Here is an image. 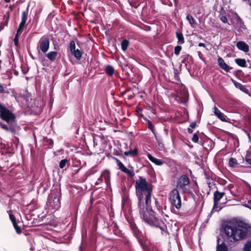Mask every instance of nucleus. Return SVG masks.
<instances>
[{
  "label": "nucleus",
  "instance_id": "nucleus-1",
  "mask_svg": "<svg viewBox=\"0 0 251 251\" xmlns=\"http://www.w3.org/2000/svg\"><path fill=\"white\" fill-rule=\"evenodd\" d=\"M135 187L138 199V209L140 218L149 225L159 228L161 234H163L166 228L165 223L154 216L151 206V185L147 182L146 178L139 176V179L135 181Z\"/></svg>",
  "mask_w": 251,
  "mask_h": 251
},
{
  "label": "nucleus",
  "instance_id": "nucleus-2",
  "mask_svg": "<svg viewBox=\"0 0 251 251\" xmlns=\"http://www.w3.org/2000/svg\"><path fill=\"white\" fill-rule=\"evenodd\" d=\"M224 233L231 241L237 242L246 238L248 230L241 222H228L223 225Z\"/></svg>",
  "mask_w": 251,
  "mask_h": 251
},
{
  "label": "nucleus",
  "instance_id": "nucleus-3",
  "mask_svg": "<svg viewBox=\"0 0 251 251\" xmlns=\"http://www.w3.org/2000/svg\"><path fill=\"white\" fill-rule=\"evenodd\" d=\"M0 118L6 123H17L15 115L1 104H0Z\"/></svg>",
  "mask_w": 251,
  "mask_h": 251
},
{
  "label": "nucleus",
  "instance_id": "nucleus-4",
  "mask_svg": "<svg viewBox=\"0 0 251 251\" xmlns=\"http://www.w3.org/2000/svg\"><path fill=\"white\" fill-rule=\"evenodd\" d=\"M190 183V180L186 175H182L178 178L176 183L177 189L182 191L183 193H190V190L186 188V186Z\"/></svg>",
  "mask_w": 251,
  "mask_h": 251
},
{
  "label": "nucleus",
  "instance_id": "nucleus-5",
  "mask_svg": "<svg viewBox=\"0 0 251 251\" xmlns=\"http://www.w3.org/2000/svg\"><path fill=\"white\" fill-rule=\"evenodd\" d=\"M27 16L28 12L27 11H25L22 12L21 22L20 23L16 34L14 39V44L17 47H18L19 45V36L23 32L27 19Z\"/></svg>",
  "mask_w": 251,
  "mask_h": 251
},
{
  "label": "nucleus",
  "instance_id": "nucleus-6",
  "mask_svg": "<svg viewBox=\"0 0 251 251\" xmlns=\"http://www.w3.org/2000/svg\"><path fill=\"white\" fill-rule=\"evenodd\" d=\"M50 43V38L48 36L44 35L42 36L39 39L37 46L38 52L41 51L43 53H46L49 49Z\"/></svg>",
  "mask_w": 251,
  "mask_h": 251
},
{
  "label": "nucleus",
  "instance_id": "nucleus-7",
  "mask_svg": "<svg viewBox=\"0 0 251 251\" xmlns=\"http://www.w3.org/2000/svg\"><path fill=\"white\" fill-rule=\"evenodd\" d=\"M170 201L172 205L177 209L181 206V198L177 189H174L170 193Z\"/></svg>",
  "mask_w": 251,
  "mask_h": 251
},
{
  "label": "nucleus",
  "instance_id": "nucleus-8",
  "mask_svg": "<svg viewBox=\"0 0 251 251\" xmlns=\"http://www.w3.org/2000/svg\"><path fill=\"white\" fill-rule=\"evenodd\" d=\"M135 234L139 242L141 244V245L143 247H147L149 243V241L146 236H145L139 230L134 231Z\"/></svg>",
  "mask_w": 251,
  "mask_h": 251
},
{
  "label": "nucleus",
  "instance_id": "nucleus-9",
  "mask_svg": "<svg viewBox=\"0 0 251 251\" xmlns=\"http://www.w3.org/2000/svg\"><path fill=\"white\" fill-rule=\"evenodd\" d=\"M116 162L117 165L119 167V169L121 170V171L127 174L128 176L131 177H132L135 174L134 172V170L132 169L129 170L126 168L124 165L118 159H116Z\"/></svg>",
  "mask_w": 251,
  "mask_h": 251
},
{
  "label": "nucleus",
  "instance_id": "nucleus-10",
  "mask_svg": "<svg viewBox=\"0 0 251 251\" xmlns=\"http://www.w3.org/2000/svg\"><path fill=\"white\" fill-rule=\"evenodd\" d=\"M8 125L0 123V127L7 131L14 133L16 131L17 123H7Z\"/></svg>",
  "mask_w": 251,
  "mask_h": 251
},
{
  "label": "nucleus",
  "instance_id": "nucleus-11",
  "mask_svg": "<svg viewBox=\"0 0 251 251\" xmlns=\"http://www.w3.org/2000/svg\"><path fill=\"white\" fill-rule=\"evenodd\" d=\"M218 62L219 66L226 72H228L230 70L232 69V67L227 65L224 61V59L221 57L218 58Z\"/></svg>",
  "mask_w": 251,
  "mask_h": 251
},
{
  "label": "nucleus",
  "instance_id": "nucleus-12",
  "mask_svg": "<svg viewBox=\"0 0 251 251\" xmlns=\"http://www.w3.org/2000/svg\"><path fill=\"white\" fill-rule=\"evenodd\" d=\"M225 195L224 192H220L216 191L214 193V206L218 205L220 200Z\"/></svg>",
  "mask_w": 251,
  "mask_h": 251
},
{
  "label": "nucleus",
  "instance_id": "nucleus-13",
  "mask_svg": "<svg viewBox=\"0 0 251 251\" xmlns=\"http://www.w3.org/2000/svg\"><path fill=\"white\" fill-rule=\"evenodd\" d=\"M236 46L239 50L245 52H248L249 51V46L243 41L238 42L236 44Z\"/></svg>",
  "mask_w": 251,
  "mask_h": 251
},
{
  "label": "nucleus",
  "instance_id": "nucleus-14",
  "mask_svg": "<svg viewBox=\"0 0 251 251\" xmlns=\"http://www.w3.org/2000/svg\"><path fill=\"white\" fill-rule=\"evenodd\" d=\"M214 114L221 121L223 122L226 121V116L222 113L217 107L215 106L214 108Z\"/></svg>",
  "mask_w": 251,
  "mask_h": 251
},
{
  "label": "nucleus",
  "instance_id": "nucleus-15",
  "mask_svg": "<svg viewBox=\"0 0 251 251\" xmlns=\"http://www.w3.org/2000/svg\"><path fill=\"white\" fill-rule=\"evenodd\" d=\"M148 157L151 161L157 165H162L163 164L162 160L153 157L151 154L148 155Z\"/></svg>",
  "mask_w": 251,
  "mask_h": 251
},
{
  "label": "nucleus",
  "instance_id": "nucleus-16",
  "mask_svg": "<svg viewBox=\"0 0 251 251\" xmlns=\"http://www.w3.org/2000/svg\"><path fill=\"white\" fill-rule=\"evenodd\" d=\"M235 63L240 67H246L247 62L245 59L241 58H236L235 59Z\"/></svg>",
  "mask_w": 251,
  "mask_h": 251
},
{
  "label": "nucleus",
  "instance_id": "nucleus-17",
  "mask_svg": "<svg viewBox=\"0 0 251 251\" xmlns=\"http://www.w3.org/2000/svg\"><path fill=\"white\" fill-rule=\"evenodd\" d=\"M110 174L109 171L105 170L102 172L101 176L104 178L105 182L107 184L109 182Z\"/></svg>",
  "mask_w": 251,
  "mask_h": 251
},
{
  "label": "nucleus",
  "instance_id": "nucleus-18",
  "mask_svg": "<svg viewBox=\"0 0 251 251\" xmlns=\"http://www.w3.org/2000/svg\"><path fill=\"white\" fill-rule=\"evenodd\" d=\"M57 52L56 51H50L47 54L48 58L51 61H53L55 60L57 56Z\"/></svg>",
  "mask_w": 251,
  "mask_h": 251
},
{
  "label": "nucleus",
  "instance_id": "nucleus-19",
  "mask_svg": "<svg viewBox=\"0 0 251 251\" xmlns=\"http://www.w3.org/2000/svg\"><path fill=\"white\" fill-rule=\"evenodd\" d=\"M216 251H227V247L226 244L223 242L221 244H218L216 248Z\"/></svg>",
  "mask_w": 251,
  "mask_h": 251
},
{
  "label": "nucleus",
  "instance_id": "nucleus-20",
  "mask_svg": "<svg viewBox=\"0 0 251 251\" xmlns=\"http://www.w3.org/2000/svg\"><path fill=\"white\" fill-rule=\"evenodd\" d=\"M105 71L108 75L112 76L114 73V69L112 66L107 65L105 67Z\"/></svg>",
  "mask_w": 251,
  "mask_h": 251
},
{
  "label": "nucleus",
  "instance_id": "nucleus-21",
  "mask_svg": "<svg viewBox=\"0 0 251 251\" xmlns=\"http://www.w3.org/2000/svg\"><path fill=\"white\" fill-rule=\"evenodd\" d=\"M186 19L189 22L190 25L192 27H194L196 25V20L194 19V18L190 14L187 15L186 17Z\"/></svg>",
  "mask_w": 251,
  "mask_h": 251
},
{
  "label": "nucleus",
  "instance_id": "nucleus-22",
  "mask_svg": "<svg viewBox=\"0 0 251 251\" xmlns=\"http://www.w3.org/2000/svg\"><path fill=\"white\" fill-rule=\"evenodd\" d=\"M176 36L178 39V43L183 44L184 43V39L183 34L181 33H179L176 31Z\"/></svg>",
  "mask_w": 251,
  "mask_h": 251
},
{
  "label": "nucleus",
  "instance_id": "nucleus-23",
  "mask_svg": "<svg viewBox=\"0 0 251 251\" xmlns=\"http://www.w3.org/2000/svg\"><path fill=\"white\" fill-rule=\"evenodd\" d=\"M72 54L75 56L77 59H80L81 58L82 53L78 49L75 50L72 52Z\"/></svg>",
  "mask_w": 251,
  "mask_h": 251
},
{
  "label": "nucleus",
  "instance_id": "nucleus-24",
  "mask_svg": "<svg viewBox=\"0 0 251 251\" xmlns=\"http://www.w3.org/2000/svg\"><path fill=\"white\" fill-rule=\"evenodd\" d=\"M156 142L158 145V146L160 148H163V144L162 143V140L160 136H158L157 134L154 135Z\"/></svg>",
  "mask_w": 251,
  "mask_h": 251
},
{
  "label": "nucleus",
  "instance_id": "nucleus-25",
  "mask_svg": "<svg viewBox=\"0 0 251 251\" xmlns=\"http://www.w3.org/2000/svg\"><path fill=\"white\" fill-rule=\"evenodd\" d=\"M137 150L136 149H135L134 150H131V151H125L124 152V154L126 155V156H129V155H131V156H135L137 154Z\"/></svg>",
  "mask_w": 251,
  "mask_h": 251
},
{
  "label": "nucleus",
  "instance_id": "nucleus-26",
  "mask_svg": "<svg viewBox=\"0 0 251 251\" xmlns=\"http://www.w3.org/2000/svg\"><path fill=\"white\" fill-rule=\"evenodd\" d=\"M128 45L129 42L126 39L124 40L121 43V47L122 50L124 51H125L127 49Z\"/></svg>",
  "mask_w": 251,
  "mask_h": 251
},
{
  "label": "nucleus",
  "instance_id": "nucleus-27",
  "mask_svg": "<svg viewBox=\"0 0 251 251\" xmlns=\"http://www.w3.org/2000/svg\"><path fill=\"white\" fill-rule=\"evenodd\" d=\"M97 172L96 167H92L91 169L88 171L86 173L87 176H90L94 174Z\"/></svg>",
  "mask_w": 251,
  "mask_h": 251
},
{
  "label": "nucleus",
  "instance_id": "nucleus-28",
  "mask_svg": "<svg viewBox=\"0 0 251 251\" xmlns=\"http://www.w3.org/2000/svg\"><path fill=\"white\" fill-rule=\"evenodd\" d=\"M244 251H251V241H247L244 247Z\"/></svg>",
  "mask_w": 251,
  "mask_h": 251
},
{
  "label": "nucleus",
  "instance_id": "nucleus-29",
  "mask_svg": "<svg viewBox=\"0 0 251 251\" xmlns=\"http://www.w3.org/2000/svg\"><path fill=\"white\" fill-rule=\"evenodd\" d=\"M237 164V161L235 158H230L229 159V165L230 167H234Z\"/></svg>",
  "mask_w": 251,
  "mask_h": 251
},
{
  "label": "nucleus",
  "instance_id": "nucleus-30",
  "mask_svg": "<svg viewBox=\"0 0 251 251\" xmlns=\"http://www.w3.org/2000/svg\"><path fill=\"white\" fill-rule=\"evenodd\" d=\"M68 162V160L67 159H64L61 160L59 163V167L61 169L64 168L66 166Z\"/></svg>",
  "mask_w": 251,
  "mask_h": 251
},
{
  "label": "nucleus",
  "instance_id": "nucleus-31",
  "mask_svg": "<svg viewBox=\"0 0 251 251\" xmlns=\"http://www.w3.org/2000/svg\"><path fill=\"white\" fill-rule=\"evenodd\" d=\"M148 127L149 129H150L151 130L152 132L153 133L154 135L156 134V133L155 132L154 126L150 121H149L148 122Z\"/></svg>",
  "mask_w": 251,
  "mask_h": 251
},
{
  "label": "nucleus",
  "instance_id": "nucleus-32",
  "mask_svg": "<svg viewBox=\"0 0 251 251\" xmlns=\"http://www.w3.org/2000/svg\"><path fill=\"white\" fill-rule=\"evenodd\" d=\"M70 49L71 53L75 50V44L74 41H72L71 42L70 44Z\"/></svg>",
  "mask_w": 251,
  "mask_h": 251
},
{
  "label": "nucleus",
  "instance_id": "nucleus-33",
  "mask_svg": "<svg viewBox=\"0 0 251 251\" xmlns=\"http://www.w3.org/2000/svg\"><path fill=\"white\" fill-rule=\"evenodd\" d=\"M181 47L180 46H177L175 48V53L176 55H178L180 51L181 50Z\"/></svg>",
  "mask_w": 251,
  "mask_h": 251
},
{
  "label": "nucleus",
  "instance_id": "nucleus-34",
  "mask_svg": "<svg viewBox=\"0 0 251 251\" xmlns=\"http://www.w3.org/2000/svg\"><path fill=\"white\" fill-rule=\"evenodd\" d=\"M199 140V136L197 133H194L192 141L194 143H197Z\"/></svg>",
  "mask_w": 251,
  "mask_h": 251
},
{
  "label": "nucleus",
  "instance_id": "nucleus-35",
  "mask_svg": "<svg viewBox=\"0 0 251 251\" xmlns=\"http://www.w3.org/2000/svg\"><path fill=\"white\" fill-rule=\"evenodd\" d=\"M245 160L249 165H251V155L250 154L246 155Z\"/></svg>",
  "mask_w": 251,
  "mask_h": 251
},
{
  "label": "nucleus",
  "instance_id": "nucleus-36",
  "mask_svg": "<svg viewBox=\"0 0 251 251\" xmlns=\"http://www.w3.org/2000/svg\"><path fill=\"white\" fill-rule=\"evenodd\" d=\"M9 218L12 222L16 221L15 216L10 212H9Z\"/></svg>",
  "mask_w": 251,
  "mask_h": 251
},
{
  "label": "nucleus",
  "instance_id": "nucleus-37",
  "mask_svg": "<svg viewBox=\"0 0 251 251\" xmlns=\"http://www.w3.org/2000/svg\"><path fill=\"white\" fill-rule=\"evenodd\" d=\"M220 20L224 23H227L228 22L226 16L222 15L220 17Z\"/></svg>",
  "mask_w": 251,
  "mask_h": 251
},
{
  "label": "nucleus",
  "instance_id": "nucleus-38",
  "mask_svg": "<svg viewBox=\"0 0 251 251\" xmlns=\"http://www.w3.org/2000/svg\"><path fill=\"white\" fill-rule=\"evenodd\" d=\"M54 200H56V204H55L54 208H57L60 205L59 199L58 198H57L56 197H54Z\"/></svg>",
  "mask_w": 251,
  "mask_h": 251
},
{
  "label": "nucleus",
  "instance_id": "nucleus-39",
  "mask_svg": "<svg viewBox=\"0 0 251 251\" xmlns=\"http://www.w3.org/2000/svg\"><path fill=\"white\" fill-rule=\"evenodd\" d=\"M14 228L16 230V232L18 234H21L22 233L21 228V227L19 226H16V227H14Z\"/></svg>",
  "mask_w": 251,
  "mask_h": 251
},
{
  "label": "nucleus",
  "instance_id": "nucleus-40",
  "mask_svg": "<svg viewBox=\"0 0 251 251\" xmlns=\"http://www.w3.org/2000/svg\"><path fill=\"white\" fill-rule=\"evenodd\" d=\"M102 182V177L101 176L100 178H99L97 181L95 183V185H98L100 184Z\"/></svg>",
  "mask_w": 251,
  "mask_h": 251
},
{
  "label": "nucleus",
  "instance_id": "nucleus-41",
  "mask_svg": "<svg viewBox=\"0 0 251 251\" xmlns=\"http://www.w3.org/2000/svg\"><path fill=\"white\" fill-rule=\"evenodd\" d=\"M113 231L114 233L116 235H118L120 232L119 230L118 229L117 227L116 226H114Z\"/></svg>",
  "mask_w": 251,
  "mask_h": 251
},
{
  "label": "nucleus",
  "instance_id": "nucleus-42",
  "mask_svg": "<svg viewBox=\"0 0 251 251\" xmlns=\"http://www.w3.org/2000/svg\"><path fill=\"white\" fill-rule=\"evenodd\" d=\"M47 142L49 143L50 147H52L53 144V140L52 139H48Z\"/></svg>",
  "mask_w": 251,
  "mask_h": 251
},
{
  "label": "nucleus",
  "instance_id": "nucleus-43",
  "mask_svg": "<svg viewBox=\"0 0 251 251\" xmlns=\"http://www.w3.org/2000/svg\"><path fill=\"white\" fill-rule=\"evenodd\" d=\"M196 122L192 123L190 125V127H191L192 128H195L196 127Z\"/></svg>",
  "mask_w": 251,
  "mask_h": 251
},
{
  "label": "nucleus",
  "instance_id": "nucleus-44",
  "mask_svg": "<svg viewBox=\"0 0 251 251\" xmlns=\"http://www.w3.org/2000/svg\"><path fill=\"white\" fill-rule=\"evenodd\" d=\"M4 92V88L2 85H0V93H3Z\"/></svg>",
  "mask_w": 251,
  "mask_h": 251
},
{
  "label": "nucleus",
  "instance_id": "nucleus-45",
  "mask_svg": "<svg viewBox=\"0 0 251 251\" xmlns=\"http://www.w3.org/2000/svg\"><path fill=\"white\" fill-rule=\"evenodd\" d=\"M199 47H205V44L204 43H200L199 44Z\"/></svg>",
  "mask_w": 251,
  "mask_h": 251
},
{
  "label": "nucleus",
  "instance_id": "nucleus-46",
  "mask_svg": "<svg viewBox=\"0 0 251 251\" xmlns=\"http://www.w3.org/2000/svg\"><path fill=\"white\" fill-rule=\"evenodd\" d=\"M234 84H235V85L236 87L239 86H242V85L240 83H239L235 82V83H234Z\"/></svg>",
  "mask_w": 251,
  "mask_h": 251
},
{
  "label": "nucleus",
  "instance_id": "nucleus-47",
  "mask_svg": "<svg viewBox=\"0 0 251 251\" xmlns=\"http://www.w3.org/2000/svg\"><path fill=\"white\" fill-rule=\"evenodd\" d=\"M12 224H13V225L14 227H16V226H18L17 223V222H16V221H15L14 222H12Z\"/></svg>",
  "mask_w": 251,
  "mask_h": 251
},
{
  "label": "nucleus",
  "instance_id": "nucleus-48",
  "mask_svg": "<svg viewBox=\"0 0 251 251\" xmlns=\"http://www.w3.org/2000/svg\"><path fill=\"white\" fill-rule=\"evenodd\" d=\"M187 130L189 133H192L193 132V130L190 128H188Z\"/></svg>",
  "mask_w": 251,
  "mask_h": 251
},
{
  "label": "nucleus",
  "instance_id": "nucleus-49",
  "mask_svg": "<svg viewBox=\"0 0 251 251\" xmlns=\"http://www.w3.org/2000/svg\"><path fill=\"white\" fill-rule=\"evenodd\" d=\"M246 132L247 133V135L248 138H250L251 136V135L250 134V133L248 132H247V131H246Z\"/></svg>",
  "mask_w": 251,
  "mask_h": 251
},
{
  "label": "nucleus",
  "instance_id": "nucleus-50",
  "mask_svg": "<svg viewBox=\"0 0 251 251\" xmlns=\"http://www.w3.org/2000/svg\"><path fill=\"white\" fill-rule=\"evenodd\" d=\"M245 206L249 209H250L251 210V206H249V205H246Z\"/></svg>",
  "mask_w": 251,
  "mask_h": 251
},
{
  "label": "nucleus",
  "instance_id": "nucleus-51",
  "mask_svg": "<svg viewBox=\"0 0 251 251\" xmlns=\"http://www.w3.org/2000/svg\"><path fill=\"white\" fill-rule=\"evenodd\" d=\"M248 203L249 204H251V200H249L248 201Z\"/></svg>",
  "mask_w": 251,
  "mask_h": 251
},
{
  "label": "nucleus",
  "instance_id": "nucleus-52",
  "mask_svg": "<svg viewBox=\"0 0 251 251\" xmlns=\"http://www.w3.org/2000/svg\"><path fill=\"white\" fill-rule=\"evenodd\" d=\"M129 97V99H131L133 98V96L130 95V96H129V97Z\"/></svg>",
  "mask_w": 251,
  "mask_h": 251
},
{
  "label": "nucleus",
  "instance_id": "nucleus-53",
  "mask_svg": "<svg viewBox=\"0 0 251 251\" xmlns=\"http://www.w3.org/2000/svg\"><path fill=\"white\" fill-rule=\"evenodd\" d=\"M5 2H10V0H4Z\"/></svg>",
  "mask_w": 251,
  "mask_h": 251
},
{
  "label": "nucleus",
  "instance_id": "nucleus-54",
  "mask_svg": "<svg viewBox=\"0 0 251 251\" xmlns=\"http://www.w3.org/2000/svg\"><path fill=\"white\" fill-rule=\"evenodd\" d=\"M249 140H250V141H251V137H250V138H249Z\"/></svg>",
  "mask_w": 251,
  "mask_h": 251
},
{
  "label": "nucleus",
  "instance_id": "nucleus-55",
  "mask_svg": "<svg viewBox=\"0 0 251 251\" xmlns=\"http://www.w3.org/2000/svg\"><path fill=\"white\" fill-rule=\"evenodd\" d=\"M15 74L16 75H18V73H17V72H15Z\"/></svg>",
  "mask_w": 251,
  "mask_h": 251
},
{
  "label": "nucleus",
  "instance_id": "nucleus-56",
  "mask_svg": "<svg viewBox=\"0 0 251 251\" xmlns=\"http://www.w3.org/2000/svg\"><path fill=\"white\" fill-rule=\"evenodd\" d=\"M250 5L251 6V1L250 2Z\"/></svg>",
  "mask_w": 251,
  "mask_h": 251
},
{
  "label": "nucleus",
  "instance_id": "nucleus-57",
  "mask_svg": "<svg viewBox=\"0 0 251 251\" xmlns=\"http://www.w3.org/2000/svg\"><path fill=\"white\" fill-rule=\"evenodd\" d=\"M250 96H251V95H250Z\"/></svg>",
  "mask_w": 251,
  "mask_h": 251
}]
</instances>
